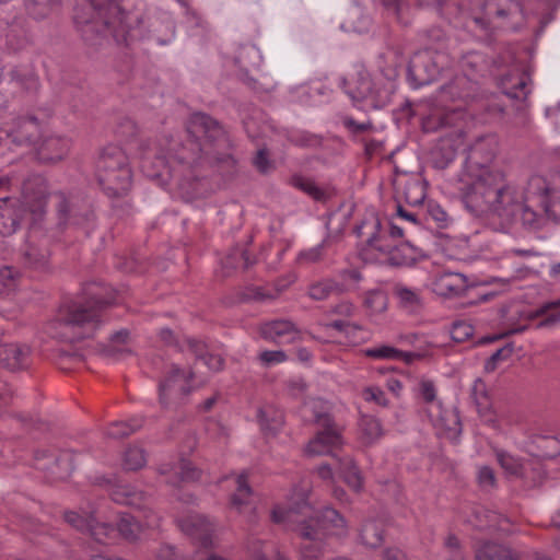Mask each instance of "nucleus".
I'll list each match as a JSON object with an SVG mask.
<instances>
[{"label": "nucleus", "instance_id": "nucleus-1", "mask_svg": "<svg viewBox=\"0 0 560 560\" xmlns=\"http://www.w3.org/2000/svg\"><path fill=\"white\" fill-rule=\"evenodd\" d=\"M498 140L492 135L476 139L468 148L457 180V195L475 217L492 214L506 224L521 222L538 231L547 221H560V172L533 175L523 189L502 167L492 165Z\"/></svg>", "mask_w": 560, "mask_h": 560}, {"label": "nucleus", "instance_id": "nucleus-2", "mask_svg": "<svg viewBox=\"0 0 560 560\" xmlns=\"http://www.w3.org/2000/svg\"><path fill=\"white\" fill-rule=\"evenodd\" d=\"M189 136L185 144L175 143L163 152L154 142L141 144L140 167L150 178L162 176L163 171L173 162L195 170L198 167L235 166L231 153V140L224 127L213 117L205 113H194L187 121Z\"/></svg>", "mask_w": 560, "mask_h": 560}, {"label": "nucleus", "instance_id": "nucleus-3", "mask_svg": "<svg viewBox=\"0 0 560 560\" xmlns=\"http://www.w3.org/2000/svg\"><path fill=\"white\" fill-rule=\"evenodd\" d=\"M116 303L114 289L90 283L84 289V298L60 305L56 317L46 325V332L65 342L92 338L103 324V310Z\"/></svg>", "mask_w": 560, "mask_h": 560}, {"label": "nucleus", "instance_id": "nucleus-4", "mask_svg": "<svg viewBox=\"0 0 560 560\" xmlns=\"http://www.w3.org/2000/svg\"><path fill=\"white\" fill-rule=\"evenodd\" d=\"M329 410L330 405L322 399L314 398L303 404V417L306 419L310 413L322 428L307 443L305 453L310 456H331L347 485L354 491H360L363 483L361 472L352 457L339 455L338 451L343 444V439L340 429L334 423Z\"/></svg>", "mask_w": 560, "mask_h": 560}, {"label": "nucleus", "instance_id": "nucleus-5", "mask_svg": "<svg viewBox=\"0 0 560 560\" xmlns=\"http://www.w3.org/2000/svg\"><path fill=\"white\" fill-rule=\"evenodd\" d=\"M329 410L330 405L322 399L314 398L303 404V417L306 419L310 413L322 428L307 443L305 453L310 456H331L347 485L354 491H360L363 483L361 472L352 457L339 455L338 451L343 444V439L340 429L334 423Z\"/></svg>", "mask_w": 560, "mask_h": 560}, {"label": "nucleus", "instance_id": "nucleus-6", "mask_svg": "<svg viewBox=\"0 0 560 560\" xmlns=\"http://www.w3.org/2000/svg\"><path fill=\"white\" fill-rule=\"evenodd\" d=\"M85 1V5L77 9L74 23L86 38L89 33L110 34L117 44L128 46L140 34L139 15L122 11L113 0Z\"/></svg>", "mask_w": 560, "mask_h": 560}, {"label": "nucleus", "instance_id": "nucleus-7", "mask_svg": "<svg viewBox=\"0 0 560 560\" xmlns=\"http://www.w3.org/2000/svg\"><path fill=\"white\" fill-rule=\"evenodd\" d=\"M397 78L396 67L381 69L375 75L361 67L351 81L340 77L338 84L349 96L353 107L361 109L363 104L368 103L369 107L377 109L385 107L390 102L397 89Z\"/></svg>", "mask_w": 560, "mask_h": 560}, {"label": "nucleus", "instance_id": "nucleus-8", "mask_svg": "<svg viewBox=\"0 0 560 560\" xmlns=\"http://www.w3.org/2000/svg\"><path fill=\"white\" fill-rule=\"evenodd\" d=\"M46 207L47 182L40 176L26 179L23 184L21 199L0 198V235L14 234L26 212L32 215L33 222L40 221L46 213Z\"/></svg>", "mask_w": 560, "mask_h": 560}, {"label": "nucleus", "instance_id": "nucleus-9", "mask_svg": "<svg viewBox=\"0 0 560 560\" xmlns=\"http://www.w3.org/2000/svg\"><path fill=\"white\" fill-rule=\"evenodd\" d=\"M94 177L102 192L110 199L129 195L133 170L126 151L116 144L104 147L94 163Z\"/></svg>", "mask_w": 560, "mask_h": 560}, {"label": "nucleus", "instance_id": "nucleus-10", "mask_svg": "<svg viewBox=\"0 0 560 560\" xmlns=\"http://www.w3.org/2000/svg\"><path fill=\"white\" fill-rule=\"evenodd\" d=\"M471 20L481 31L493 28L516 32L526 23V13L518 0H479L471 10Z\"/></svg>", "mask_w": 560, "mask_h": 560}, {"label": "nucleus", "instance_id": "nucleus-11", "mask_svg": "<svg viewBox=\"0 0 560 560\" xmlns=\"http://www.w3.org/2000/svg\"><path fill=\"white\" fill-rule=\"evenodd\" d=\"M54 205L57 228L60 231L84 229L94 219L93 210L88 200L79 194L62 190L49 194Z\"/></svg>", "mask_w": 560, "mask_h": 560}, {"label": "nucleus", "instance_id": "nucleus-12", "mask_svg": "<svg viewBox=\"0 0 560 560\" xmlns=\"http://www.w3.org/2000/svg\"><path fill=\"white\" fill-rule=\"evenodd\" d=\"M299 511L290 509L288 511L282 509H276L272 512V520L276 523L282 522H296L298 523H311L315 530H319V538L325 536H345L347 534V523L343 516L335 509L325 506L318 510L314 515L308 516L302 521L295 520Z\"/></svg>", "mask_w": 560, "mask_h": 560}, {"label": "nucleus", "instance_id": "nucleus-13", "mask_svg": "<svg viewBox=\"0 0 560 560\" xmlns=\"http://www.w3.org/2000/svg\"><path fill=\"white\" fill-rule=\"evenodd\" d=\"M445 56L432 48H424L411 57L407 75L410 85L419 89L436 80L444 68Z\"/></svg>", "mask_w": 560, "mask_h": 560}, {"label": "nucleus", "instance_id": "nucleus-14", "mask_svg": "<svg viewBox=\"0 0 560 560\" xmlns=\"http://www.w3.org/2000/svg\"><path fill=\"white\" fill-rule=\"evenodd\" d=\"M46 122L34 115H21L3 126L7 138L18 147L36 149L43 140Z\"/></svg>", "mask_w": 560, "mask_h": 560}, {"label": "nucleus", "instance_id": "nucleus-15", "mask_svg": "<svg viewBox=\"0 0 560 560\" xmlns=\"http://www.w3.org/2000/svg\"><path fill=\"white\" fill-rule=\"evenodd\" d=\"M418 400L422 404L423 411L434 427H440L453 435L460 433V421L453 410L444 409L436 396L435 387H418Z\"/></svg>", "mask_w": 560, "mask_h": 560}, {"label": "nucleus", "instance_id": "nucleus-16", "mask_svg": "<svg viewBox=\"0 0 560 560\" xmlns=\"http://www.w3.org/2000/svg\"><path fill=\"white\" fill-rule=\"evenodd\" d=\"M180 527L183 532L198 541L200 547L205 548V550L196 551L191 560H230L208 550L212 547L213 525L206 516L190 515L180 522Z\"/></svg>", "mask_w": 560, "mask_h": 560}, {"label": "nucleus", "instance_id": "nucleus-17", "mask_svg": "<svg viewBox=\"0 0 560 560\" xmlns=\"http://www.w3.org/2000/svg\"><path fill=\"white\" fill-rule=\"evenodd\" d=\"M35 466L47 474L50 481L66 480L72 472L73 455L69 451L54 454L47 450L37 451L35 454Z\"/></svg>", "mask_w": 560, "mask_h": 560}, {"label": "nucleus", "instance_id": "nucleus-18", "mask_svg": "<svg viewBox=\"0 0 560 560\" xmlns=\"http://www.w3.org/2000/svg\"><path fill=\"white\" fill-rule=\"evenodd\" d=\"M95 511H83L81 513L75 511H68L65 513L66 522L73 528L89 533L94 540L105 542L106 538L112 537L115 528L107 522H101L93 515Z\"/></svg>", "mask_w": 560, "mask_h": 560}, {"label": "nucleus", "instance_id": "nucleus-19", "mask_svg": "<svg viewBox=\"0 0 560 560\" xmlns=\"http://www.w3.org/2000/svg\"><path fill=\"white\" fill-rule=\"evenodd\" d=\"M354 233L370 249L380 252L388 248L389 237L382 229L380 217L374 212L364 215L362 221L355 225Z\"/></svg>", "mask_w": 560, "mask_h": 560}, {"label": "nucleus", "instance_id": "nucleus-20", "mask_svg": "<svg viewBox=\"0 0 560 560\" xmlns=\"http://www.w3.org/2000/svg\"><path fill=\"white\" fill-rule=\"evenodd\" d=\"M466 522L475 529L481 532H500L504 534L512 532V523L508 517L485 506H475Z\"/></svg>", "mask_w": 560, "mask_h": 560}, {"label": "nucleus", "instance_id": "nucleus-21", "mask_svg": "<svg viewBox=\"0 0 560 560\" xmlns=\"http://www.w3.org/2000/svg\"><path fill=\"white\" fill-rule=\"evenodd\" d=\"M380 253L385 256L384 260L387 264L395 267H410L429 257L422 248L412 245L410 242H400L393 245L388 241V248L380 250Z\"/></svg>", "mask_w": 560, "mask_h": 560}, {"label": "nucleus", "instance_id": "nucleus-22", "mask_svg": "<svg viewBox=\"0 0 560 560\" xmlns=\"http://www.w3.org/2000/svg\"><path fill=\"white\" fill-rule=\"evenodd\" d=\"M478 90V82L467 73L456 75L452 81L442 85L439 91V98L441 102H468L472 100Z\"/></svg>", "mask_w": 560, "mask_h": 560}, {"label": "nucleus", "instance_id": "nucleus-23", "mask_svg": "<svg viewBox=\"0 0 560 560\" xmlns=\"http://www.w3.org/2000/svg\"><path fill=\"white\" fill-rule=\"evenodd\" d=\"M293 529L304 539L299 550L300 560H322L326 546L319 538V530H315L311 523H298Z\"/></svg>", "mask_w": 560, "mask_h": 560}, {"label": "nucleus", "instance_id": "nucleus-24", "mask_svg": "<svg viewBox=\"0 0 560 560\" xmlns=\"http://www.w3.org/2000/svg\"><path fill=\"white\" fill-rule=\"evenodd\" d=\"M530 77L521 68H513L499 80L502 93L511 100L525 102L530 93Z\"/></svg>", "mask_w": 560, "mask_h": 560}, {"label": "nucleus", "instance_id": "nucleus-25", "mask_svg": "<svg viewBox=\"0 0 560 560\" xmlns=\"http://www.w3.org/2000/svg\"><path fill=\"white\" fill-rule=\"evenodd\" d=\"M468 288L467 277L459 272L443 271L438 273L432 281L433 292L444 298L459 296Z\"/></svg>", "mask_w": 560, "mask_h": 560}, {"label": "nucleus", "instance_id": "nucleus-26", "mask_svg": "<svg viewBox=\"0 0 560 560\" xmlns=\"http://www.w3.org/2000/svg\"><path fill=\"white\" fill-rule=\"evenodd\" d=\"M161 475L167 476L166 481L173 486L180 482H194L200 479L201 470L191 462L182 458L177 463H165L159 468Z\"/></svg>", "mask_w": 560, "mask_h": 560}, {"label": "nucleus", "instance_id": "nucleus-27", "mask_svg": "<svg viewBox=\"0 0 560 560\" xmlns=\"http://www.w3.org/2000/svg\"><path fill=\"white\" fill-rule=\"evenodd\" d=\"M264 339L277 343H292L300 338V329L287 319H275L265 323L260 329Z\"/></svg>", "mask_w": 560, "mask_h": 560}, {"label": "nucleus", "instance_id": "nucleus-28", "mask_svg": "<svg viewBox=\"0 0 560 560\" xmlns=\"http://www.w3.org/2000/svg\"><path fill=\"white\" fill-rule=\"evenodd\" d=\"M130 340V331L120 329L110 335L108 342L100 348L98 353L107 361L125 360L133 354Z\"/></svg>", "mask_w": 560, "mask_h": 560}, {"label": "nucleus", "instance_id": "nucleus-29", "mask_svg": "<svg viewBox=\"0 0 560 560\" xmlns=\"http://www.w3.org/2000/svg\"><path fill=\"white\" fill-rule=\"evenodd\" d=\"M31 348L22 343H0V363L10 371H20L30 364Z\"/></svg>", "mask_w": 560, "mask_h": 560}, {"label": "nucleus", "instance_id": "nucleus-30", "mask_svg": "<svg viewBox=\"0 0 560 560\" xmlns=\"http://www.w3.org/2000/svg\"><path fill=\"white\" fill-rule=\"evenodd\" d=\"M70 149V140L65 137L51 136L43 138L36 150L44 162H57L62 160Z\"/></svg>", "mask_w": 560, "mask_h": 560}, {"label": "nucleus", "instance_id": "nucleus-31", "mask_svg": "<svg viewBox=\"0 0 560 560\" xmlns=\"http://www.w3.org/2000/svg\"><path fill=\"white\" fill-rule=\"evenodd\" d=\"M351 291V285L336 278H323L312 282L307 288V295L314 301H324L334 294Z\"/></svg>", "mask_w": 560, "mask_h": 560}, {"label": "nucleus", "instance_id": "nucleus-32", "mask_svg": "<svg viewBox=\"0 0 560 560\" xmlns=\"http://www.w3.org/2000/svg\"><path fill=\"white\" fill-rule=\"evenodd\" d=\"M537 329L553 328L560 324V299L542 304L535 312L527 315Z\"/></svg>", "mask_w": 560, "mask_h": 560}, {"label": "nucleus", "instance_id": "nucleus-33", "mask_svg": "<svg viewBox=\"0 0 560 560\" xmlns=\"http://www.w3.org/2000/svg\"><path fill=\"white\" fill-rule=\"evenodd\" d=\"M231 506L238 513L254 511L253 490L247 483V476L245 474L236 477V490L231 495Z\"/></svg>", "mask_w": 560, "mask_h": 560}, {"label": "nucleus", "instance_id": "nucleus-34", "mask_svg": "<svg viewBox=\"0 0 560 560\" xmlns=\"http://www.w3.org/2000/svg\"><path fill=\"white\" fill-rule=\"evenodd\" d=\"M12 82L15 88L21 90L26 95L35 96L40 88L39 78L33 69L18 68L11 73Z\"/></svg>", "mask_w": 560, "mask_h": 560}, {"label": "nucleus", "instance_id": "nucleus-35", "mask_svg": "<svg viewBox=\"0 0 560 560\" xmlns=\"http://www.w3.org/2000/svg\"><path fill=\"white\" fill-rule=\"evenodd\" d=\"M366 357L378 360H395L411 363L415 359L420 358L419 353L401 351L395 347L381 345L364 350Z\"/></svg>", "mask_w": 560, "mask_h": 560}, {"label": "nucleus", "instance_id": "nucleus-36", "mask_svg": "<svg viewBox=\"0 0 560 560\" xmlns=\"http://www.w3.org/2000/svg\"><path fill=\"white\" fill-rule=\"evenodd\" d=\"M161 373V385L189 384L195 377V373L190 366H183L174 362L165 363Z\"/></svg>", "mask_w": 560, "mask_h": 560}, {"label": "nucleus", "instance_id": "nucleus-37", "mask_svg": "<svg viewBox=\"0 0 560 560\" xmlns=\"http://www.w3.org/2000/svg\"><path fill=\"white\" fill-rule=\"evenodd\" d=\"M258 420L261 430L269 434H276L283 425V412L272 405H266L258 410Z\"/></svg>", "mask_w": 560, "mask_h": 560}, {"label": "nucleus", "instance_id": "nucleus-38", "mask_svg": "<svg viewBox=\"0 0 560 560\" xmlns=\"http://www.w3.org/2000/svg\"><path fill=\"white\" fill-rule=\"evenodd\" d=\"M49 252L46 247L30 243L23 250V264L31 269L45 270L49 262Z\"/></svg>", "mask_w": 560, "mask_h": 560}, {"label": "nucleus", "instance_id": "nucleus-39", "mask_svg": "<svg viewBox=\"0 0 560 560\" xmlns=\"http://www.w3.org/2000/svg\"><path fill=\"white\" fill-rule=\"evenodd\" d=\"M326 330H336L342 334L351 343H359L365 338L363 327L349 319H336L325 324Z\"/></svg>", "mask_w": 560, "mask_h": 560}, {"label": "nucleus", "instance_id": "nucleus-40", "mask_svg": "<svg viewBox=\"0 0 560 560\" xmlns=\"http://www.w3.org/2000/svg\"><path fill=\"white\" fill-rule=\"evenodd\" d=\"M494 455L506 475L520 478L526 477L527 466L518 457L501 448H494Z\"/></svg>", "mask_w": 560, "mask_h": 560}, {"label": "nucleus", "instance_id": "nucleus-41", "mask_svg": "<svg viewBox=\"0 0 560 560\" xmlns=\"http://www.w3.org/2000/svg\"><path fill=\"white\" fill-rule=\"evenodd\" d=\"M476 560H516L512 550L503 545L486 541L475 552Z\"/></svg>", "mask_w": 560, "mask_h": 560}, {"label": "nucleus", "instance_id": "nucleus-42", "mask_svg": "<svg viewBox=\"0 0 560 560\" xmlns=\"http://www.w3.org/2000/svg\"><path fill=\"white\" fill-rule=\"evenodd\" d=\"M142 425L143 419L141 417H132L128 421H114L107 427L105 435L115 440L124 439L140 430Z\"/></svg>", "mask_w": 560, "mask_h": 560}, {"label": "nucleus", "instance_id": "nucleus-43", "mask_svg": "<svg viewBox=\"0 0 560 560\" xmlns=\"http://www.w3.org/2000/svg\"><path fill=\"white\" fill-rule=\"evenodd\" d=\"M535 455L545 459H552L560 455V441L555 436L534 435L532 438Z\"/></svg>", "mask_w": 560, "mask_h": 560}, {"label": "nucleus", "instance_id": "nucleus-44", "mask_svg": "<svg viewBox=\"0 0 560 560\" xmlns=\"http://www.w3.org/2000/svg\"><path fill=\"white\" fill-rule=\"evenodd\" d=\"M290 185L308 195L316 201H323L327 197L326 191L319 186H317L312 178L299 174L291 176Z\"/></svg>", "mask_w": 560, "mask_h": 560}, {"label": "nucleus", "instance_id": "nucleus-45", "mask_svg": "<svg viewBox=\"0 0 560 560\" xmlns=\"http://www.w3.org/2000/svg\"><path fill=\"white\" fill-rule=\"evenodd\" d=\"M402 195L408 205L420 206L427 196L425 185L419 178H410L404 185Z\"/></svg>", "mask_w": 560, "mask_h": 560}, {"label": "nucleus", "instance_id": "nucleus-46", "mask_svg": "<svg viewBox=\"0 0 560 560\" xmlns=\"http://www.w3.org/2000/svg\"><path fill=\"white\" fill-rule=\"evenodd\" d=\"M327 249V241L323 240L319 244L302 249L296 255V264L301 267L319 264L325 259Z\"/></svg>", "mask_w": 560, "mask_h": 560}, {"label": "nucleus", "instance_id": "nucleus-47", "mask_svg": "<svg viewBox=\"0 0 560 560\" xmlns=\"http://www.w3.org/2000/svg\"><path fill=\"white\" fill-rule=\"evenodd\" d=\"M119 534L128 540H135L138 538L142 525L132 515L128 513H119V520L116 524Z\"/></svg>", "mask_w": 560, "mask_h": 560}, {"label": "nucleus", "instance_id": "nucleus-48", "mask_svg": "<svg viewBox=\"0 0 560 560\" xmlns=\"http://www.w3.org/2000/svg\"><path fill=\"white\" fill-rule=\"evenodd\" d=\"M361 542L370 548H376L381 546L383 541V528L382 526L374 522L368 521L362 525L360 532Z\"/></svg>", "mask_w": 560, "mask_h": 560}, {"label": "nucleus", "instance_id": "nucleus-49", "mask_svg": "<svg viewBox=\"0 0 560 560\" xmlns=\"http://www.w3.org/2000/svg\"><path fill=\"white\" fill-rule=\"evenodd\" d=\"M456 150L451 143L442 142L432 152V163L435 168L444 170L454 162Z\"/></svg>", "mask_w": 560, "mask_h": 560}, {"label": "nucleus", "instance_id": "nucleus-50", "mask_svg": "<svg viewBox=\"0 0 560 560\" xmlns=\"http://www.w3.org/2000/svg\"><path fill=\"white\" fill-rule=\"evenodd\" d=\"M363 305L370 314H380L387 308V295L380 289L370 290L363 298Z\"/></svg>", "mask_w": 560, "mask_h": 560}, {"label": "nucleus", "instance_id": "nucleus-51", "mask_svg": "<svg viewBox=\"0 0 560 560\" xmlns=\"http://www.w3.org/2000/svg\"><path fill=\"white\" fill-rule=\"evenodd\" d=\"M253 264L254 261L250 260L248 252L241 247L233 248L222 260L223 268L225 269H247Z\"/></svg>", "mask_w": 560, "mask_h": 560}, {"label": "nucleus", "instance_id": "nucleus-52", "mask_svg": "<svg viewBox=\"0 0 560 560\" xmlns=\"http://www.w3.org/2000/svg\"><path fill=\"white\" fill-rule=\"evenodd\" d=\"M147 463L143 448L131 446L124 453L122 466L126 470H137L142 468Z\"/></svg>", "mask_w": 560, "mask_h": 560}, {"label": "nucleus", "instance_id": "nucleus-53", "mask_svg": "<svg viewBox=\"0 0 560 560\" xmlns=\"http://www.w3.org/2000/svg\"><path fill=\"white\" fill-rule=\"evenodd\" d=\"M360 428L366 443H373L382 435L381 423L372 416H363L360 420Z\"/></svg>", "mask_w": 560, "mask_h": 560}, {"label": "nucleus", "instance_id": "nucleus-54", "mask_svg": "<svg viewBox=\"0 0 560 560\" xmlns=\"http://www.w3.org/2000/svg\"><path fill=\"white\" fill-rule=\"evenodd\" d=\"M476 479L479 488L485 492H491L498 487L495 472L490 466H479L477 468Z\"/></svg>", "mask_w": 560, "mask_h": 560}, {"label": "nucleus", "instance_id": "nucleus-55", "mask_svg": "<svg viewBox=\"0 0 560 560\" xmlns=\"http://www.w3.org/2000/svg\"><path fill=\"white\" fill-rule=\"evenodd\" d=\"M393 292L402 306L413 307L420 303L419 292L402 283H396L393 288Z\"/></svg>", "mask_w": 560, "mask_h": 560}, {"label": "nucleus", "instance_id": "nucleus-56", "mask_svg": "<svg viewBox=\"0 0 560 560\" xmlns=\"http://www.w3.org/2000/svg\"><path fill=\"white\" fill-rule=\"evenodd\" d=\"M143 493L136 491L128 486H121L112 493L113 501L119 504L136 505L142 500Z\"/></svg>", "mask_w": 560, "mask_h": 560}, {"label": "nucleus", "instance_id": "nucleus-57", "mask_svg": "<svg viewBox=\"0 0 560 560\" xmlns=\"http://www.w3.org/2000/svg\"><path fill=\"white\" fill-rule=\"evenodd\" d=\"M513 353V347L505 345L495 350L485 362V371L493 372L501 362L508 361Z\"/></svg>", "mask_w": 560, "mask_h": 560}, {"label": "nucleus", "instance_id": "nucleus-58", "mask_svg": "<svg viewBox=\"0 0 560 560\" xmlns=\"http://www.w3.org/2000/svg\"><path fill=\"white\" fill-rule=\"evenodd\" d=\"M427 213L439 228H447L451 222V218L448 217L447 212L441 207V205L433 200L428 201Z\"/></svg>", "mask_w": 560, "mask_h": 560}, {"label": "nucleus", "instance_id": "nucleus-59", "mask_svg": "<svg viewBox=\"0 0 560 560\" xmlns=\"http://www.w3.org/2000/svg\"><path fill=\"white\" fill-rule=\"evenodd\" d=\"M241 298L243 301H266L273 300L276 295L262 287H248L242 292Z\"/></svg>", "mask_w": 560, "mask_h": 560}, {"label": "nucleus", "instance_id": "nucleus-60", "mask_svg": "<svg viewBox=\"0 0 560 560\" xmlns=\"http://www.w3.org/2000/svg\"><path fill=\"white\" fill-rule=\"evenodd\" d=\"M20 272L10 266L0 269V283L8 290L12 291L16 287Z\"/></svg>", "mask_w": 560, "mask_h": 560}, {"label": "nucleus", "instance_id": "nucleus-61", "mask_svg": "<svg viewBox=\"0 0 560 560\" xmlns=\"http://www.w3.org/2000/svg\"><path fill=\"white\" fill-rule=\"evenodd\" d=\"M342 124L354 136L374 129V125L370 119L358 122L353 117L347 116L343 118Z\"/></svg>", "mask_w": 560, "mask_h": 560}, {"label": "nucleus", "instance_id": "nucleus-62", "mask_svg": "<svg viewBox=\"0 0 560 560\" xmlns=\"http://www.w3.org/2000/svg\"><path fill=\"white\" fill-rule=\"evenodd\" d=\"M253 164L261 174H267L273 168L272 162L269 159V152L266 148H261L257 151Z\"/></svg>", "mask_w": 560, "mask_h": 560}, {"label": "nucleus", "instance_id": "nucleus-63", "mask_svg": "<svg viewBox=\"0 0 560 560\" xmlns=\"http://www.w3.org/2000/svg\"><path fill=\"white\" fill-rule=\"evenodd\" d=\"M463 67L470 68L471 73H478L486 67L483 55L479 52H469L463 59Z\"/></svg>", "mask_w": 560, "mask_h": 560}, {"label": "nucleus", "instance_id": "nucleus-64", "mask_svg": "<svg viewBox=\"0 0 560 560\" xmlns=\"http://www.w3.org/2000/svg\"><path fill=\"white\" fill-rule=\"evenodd\" d=\"M259 360L267 366L282 363L287 360V354L282 350H266L259 354Z\"/></svg>", "mask_w": 560, "mask_h": 560}]
</instances>
